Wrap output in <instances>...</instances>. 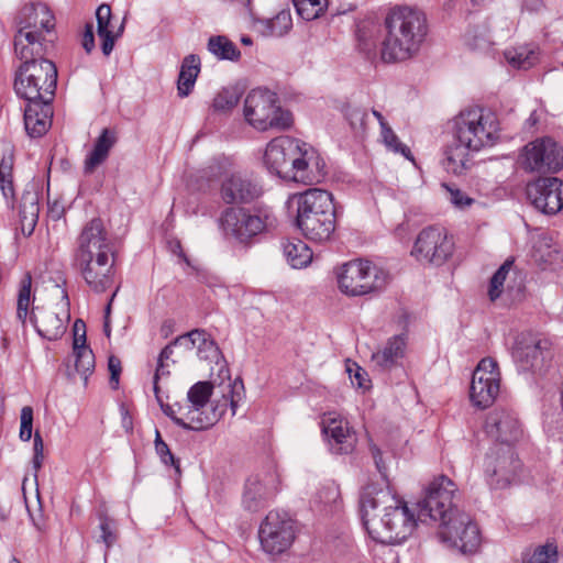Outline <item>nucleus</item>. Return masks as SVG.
<instances>
[{
	"label": "nucleus",
	"instance_id": "obj_10",
	"mask_svg": "<svg viewBox=\"0 0 563 563\" xmlns=\"http://www.w3.org/2000/svg\"><path fill=\"white\" fill-rule=\"evenodd\" d=\"M280 142L284 146L292 147L290 153L285 151V161L292 169L290 181L314 185L324 179L325 163L311 145L285 135L282 136Z\"/></svg>",
	"mask_w": 563,
	"mask_h": 563
},
{
	"label": "nucleus",
	"instance_id": "obj_61",
	"mask_svg": "<svg viewBox=\"0 0 563 563\" xmlns=\"http://www.w3.org/2000/svg\"><path fill=\"white\" fill-rule=\"evenodd\" d=\"M81 45L84 49L89 54L95 48V35L92 23H87L81 36Z\"/></svg>",
	"mask_w": 563,
	"mask_h": 563
},
{
	"label": "nucleus",
	"instance_id": "obj_63",
	"mask_svg": "<svg viewBox=\"0 0 563 563\" xmlns=\"http://www.w3.org/2000/svg\"><path fill=\"white\" fill-rule=\"evenodd\" d=\"M372 113L377 119V121L379 123V126H380V131H384L385 129L390 128L389 124L387 123V121L385 120V118L383 117V114L379 111L374 109L372 111Z\"/></svg>",
	"mask_w": 563,
	"mask_h": 563
},
{
	"label": "nucleus",
	"instance_id": "obj_42",
	"mask_svg": "<svg viewBox=\"0 0 563 563\" xmlns=\"http://www.w3.org/2000/svg\"><path fill=\"white\" fill-rule=\"evenodd\" d=\"M181 352L184 345L176 344V339L168 345H166L158 355L156 372L154 375V382L158 384V379L162 376L169 375L170 364H175L181 358Z\"/></svg>",
	"mask_w": 563,
	"mask_h": 563
},
{
	"label": "nucleus",
	"instance_id": "obj_2",
	"mask_svg": "<svg viewBox=\"0 0 563 563\" xmlns=\"http://www.w3.org/2000/svg\"><path fill=\"white\" fill-rule=\"evenodd\" d=\"M114 242L99 218L87 222L77 240L74 263L88 287L104 292L114 282Z\"/></svg>",
	"mask_w": 563,
	"mask_h": 563
},
{
	"label": "nucleus",
	"instance_id": "obj_23",
	"mask_svg": "<svg viewBox=\"0 0 563 563\" xmlns=\"http://www.w3.org/2000/svg\"><path fill=\"white\" fill-rule=\"evenodd\" d=\"M322 432L327 435L330 450L334 454H349L354 450L356 438L349 422L343 418L328 413L322 419Z\"/></svg>",
	"mask_w": 563,
	"mask_h": 563
},
{
	"label": "nucleus",
	"instance_id": "obj_43",
	"mask_svg": "<svg viewBox=\"0 0 563 563\" xmlns=\"http://www.w3.org/2000/svg\"><path fill=\"white\" fill-rule=\"evenodd\" d=\"M208 51L219 59L236 60L240 51L227 36H211L208 41Z\"/></svg>",
	"mask_w": 563,
	"mask_h": 563
},
{
	"label": "nucleus",
	"instance_id": "obj_7",
	"mask_svg": "<svg viewBox=\"0 0 563 563\" xmlns=\"http://www.w3.org/2000/svg\"><path fill=\"white\" fill-rule=\"evenodd\" d=\"M499 132L496 114L483 108L463 110L454 118V135L473 151L479 152L495 145Z\"/></svg>",
	"mask_w": 563,
	"mask_h": 563
},
{
	"label": "nucleus",
	"instance_id": "obj_22",
	"mask_svg": "<svg viewBox=\"0 0 563 563\" xmlns=\"http://www.w3.org/2000/svg\"><path fill=\"white\" fill-rule=\"evenodd\" d=\"M292 202L296 203V225L310 221L314 218H323L325 214L335 213L332 195L323 189L312 188L305 192L295 195Z\"/></svg>",
	"mask_w": 563,
	"mask_h": 563
},
{
	"label": "nucleus",
	"instance_id": "obj_8",
	"mask_svg": "<svg viewBox=\"0 0 563 563\" xmlns=\"http://www.w3.org/2000/svg\"><path fill=\"white\" fill-rule=\"evenodd\" d=\"M244 118L255 130L285 131L292 124L291 113L283 109L275 92L253 89L244 100Z\"/></svg>",
	"mask_w": 563,
	"mask_h": 563
},
{
	"label": "nucleus",
	"instance_id": "obj_28",
	"mask_svg": "<svg viewBox=\"0 0 563 563\" xmlns=\"http://www.w3.org/2000/svg\"><path fill=\"white\" fill-rule=\"evenodd\" d=\"M476 152L467 147L465 142H459L454 135L451 144L444 150L443 166L453 175H464L473 166L472 154Z\"/></svg>",
	"mask_w": 563,
	"mask_h": 563
},
{
	"label": "nucleus",
	"instance_id": "obj_18",
	"mask_svg": "<svg viewBox=\"0 0 563 563\" xmlns=\"http://www.w3.org/2000/svg\"><path fill=\"white\" fill-rule=\"evenodd\" d=\"M520 461L514 451V445L494 444L486 455L485 473L490 478L489 484L495 488L509 485L518 470Z\"/></svg>",
	"mask_w": 563,
	"mask_h": 563
},
{
	"label": "nucleus",
	"instance_id": "obj_20",
	"mask_svg": "<svg viewBox=\"0 0 563 563\" xmlns=\"http://www.w3.org/2000/svg\"><path fill=\"white\" fill-rule=\"evenodd\" d=\"M62 301L55 309L36 307L32 312V322L37 333L49 341L59 339L69 321V299L67 291L60 289Z\"/></svg>",
	"mask_w": 563,
	"mask_h": 563
},
{
	"label": "nucleus",
	"instance_id": "obj_48",
	"mask_svg": "<svg viewBox=\"0 0 563 563\" xmlns=\"http://www.w3.org/2000/svg\"><path fill=\"white\" fill-rule=\"evenodd\" d=\"M76 371L87 379L95 368V356L91 349H82L74 352Z\"/></svg>",
	"mask_w": 563,
	"mask_h": 563
},
{
	"label": "nucleus",
	"instance_id": "obj_31",
	"mask_svg": "<svg viewBox=\"0 0 563 563\" xmlns=\"http://www.w3.org/2000/svg\"><path fill=\"white\" fill-rule=\"evenodd\" d=\"M111 18L110 5L103 3L97 8V33L101 41V51L106 56L111 54L115 40L121 36L124 30V21H122L117 32H114L111 25Z\"/></svg>",
	"mask_w": 563,
	"mask_h": 563
},
{
	"label": "nucleus",
	"instance_id": "obj_64",
	"mask_svg": "<svg viewBox=\"0 0 563 563\" xmlns=\"http://www.w3.org/2000/svg\"><path fill=\"white\" fill-rule=\"evenodd\" d=\"M63 208H60L57 203H54L49 207V214L53 219H59L63 214Z\"/></svg>",
	"mask_w": 563,
	"mask_h": 563
},
{
	"label": "nucleus",
	"instance_id": "obj_38",
	"mask_svg": "<svg viewBox=\"0 0 563 563\" xmlns=\"http://www.w3.org/2000/svg\"><path fill=\"white\" fill-rule=\"evenodd\" d=\"M507 63L517 69H528L539 59L538 48L534 45H519L504 52Z\"/></svg>",
	"mask_w": 563,
	"mask_h": 563
},
{
	"label": "nucleus",
	"instance_id": "obj_27",
	"mask_svg": "<svg viewBox=\"0 0 563 563\" xmlns=\"http://www.w3.org/2000/svg\"><path fill=\"white\" fill-rule=\"evenodd\" d=\"M176 344L184 345V351L196 350V355L202 361L217 362L220 356L218 345L205 330L196 329L179 335Z\"/></svg>",
	"mask_w": 563,
	"mask_h": 563
},
{
	"label": "nucleus",
	"instance_id": "obj_5",
	"mask_svg": "<svg viewBox=\"0 0 563 563\" xmlns=\"http://www.w3.org/2000/svg\"><path fill=\"white\" fill-rule=\"evenodd\" d=\"M54 25V16L46 4H25L16 16L15 55L19 58L44 56L48 46L46 34Z\"/></svg>",
	"mask_w": 563,
	"mask_h": 563
},
{
	"label": "nucleus",
	"instance_id": "obj_13",
	"mask_svg": "<svg viewBox=\"0 0 563 563\" xmlns=\"http://www.w3.org/2000/svg\"><path fill=\"white\" fill-rule=\"evenodd\" d=\"M221 228L228 236L247 242L253 236L276 224L275 217L267 210L251 213L245 209L228 208L221 219Z\"/></svg>",
	"mask_w": 563,
	"mask_h": 563
},
{
	"label": "nucleus",
	"instance_id": "obj_56",
	"mask_svg": "<svg viewBox=\"0 0 563 563\" xmlns=\"http://www.w3.org/2000/svg\"><path fill=\"white\" fill-rule=\"evenodd\" d=\"M33 453L34 455L32 460V465L35 473H37L41 470L44 461V442L42 435L38 432H35L34 434Z\"/></svg>",
	"mask_w": 563,
	"mask_h": 563
},
{
	"label": "nucleus",
	"instance_id": "obj_26",
	"mask_svg": "<svg viewBox=\"0 0 563 563\" xmlns=\"http://www.w3.org/2000/svg\"><path fill=\"white\" fill-rule=\"evenodd\" d=\"M26 101L27 104L24 109L25 130L32 137L42 136L52 124L51 100L41 101V99H35Z\"/></svg>",
	"mask_w": 563,
	"mask_h": 563
},
{
	"label": "nucleus",
	"instance_id": "obj_53",
	"mask_svg": "<svg viewBox=\"0 0 563 563\" xmlns=\"http://www.w3.org/2000/svg\"><path fill=\"white\" fill-rule=\"evenodd\" d=\"M33 428V409L30 406H24L20 415V432L19 438L23 442L30 441L32 438Z\"/></svg>",
	"mask_w": 563,
	"mask_h": 563
},
{
	"label": "nucleus",
	"instance_id": "obj_39",
	"mask_svg": "<svg viewBox=\"0 0 563 563\" xmlns=\"http://www.w3.org/2000/svg\"><path fill=\"white\" fill-rule=\"evenodd\" d=\"M0 190L8 208L14 210L16 198L13 181V156L11 154L3 156L0 162Z\"/></svg>",
	"mask_w": 563,
	"mask_h": 563
},
{
	"label": "nucleus",
	"instance_id": "obj_6",
	"mask_svg": "<svg viewBox=\"0 0 563 563\" xmlns=\"http://www.w3.org/2000/svg\"><path fill=\"white\" fill-rule=\"evenodd\" d=\"M19 59L23 64L20 66L14 81L16 95L25 100H52L57 84L55 64L44 56Z\"/></svg>",
	"mask_w": 563,
	"mask_h": 563
},
{
	"label": "nucleus",
	"instance_id": "obj_25",
	"mask_svg": "<svg viewBox=\"0 0 563 563\" xmlns=\"http://www.w3.org/2000/svg\"><path fill=\"white\" fill-rule=\"evenodd\" d=\"M261 194V187L241 174L228 176L221 186V198L228 205L249 203Z\"/></svg>",
	"mask_w": 563,
	"mask_h": 563
},
{
	"label": "nucleus",
	"instance_id": "obj_54",
	"mask_svg": "<svg viewBox=\"0 0 563 563\" xmlns=\"http://www.w3.org/2000/svg\"><path fill=\"white\" fill-rule=\"evenodd\" d=\"M443 187L446 190L448 199L455 208L465 209L474 202V199L468 197L465 192L461 191L459 188L451 187L449 185H443Z\"/></svg>",
	"mask_w": 563,
	"mask_h": 563
},
{
	"label": "nucleus",
	"instance_id": "obj_60",
	"mask_svg": "<svg viewBox=\"0 0 563 563\" xmlns=\"http://www.w3.org/2000/svg\"><path fill=\"white\" fill-rule=\"evenodd\" d=\"M355 368L353 369L352 367H347V372L350 374V378H351V382L353 385H356L357 387L360 388H367V379H366V372L361 368L360 366H357L356 364H354Z\"/></svg>",
	"mask_w": 563,
	"mask_h": 563
},
{
	"label": "nucleus",
	"instance_id": "obj_34",
	"mask_svg": "<svg viewBox=\"0 0 563 563\" xmlns=\"http://www.w3.org/2000/svg\"><path fill=\"white\" fill-rule=\"evenodd\" d=\"M200 73V58L188 55L183 59L177 80V92L180 98L189 96Z\"/></svg>",
	"mask_w": 563,
	"mask_h": 563
},
{
	"label": "nucleus",
	"instance_id": "obj_3",
	"mask_svg": "<svg viewBox=\"0 0 563 563\" xmlns=\"http://www.w3.org/2000/svg\"><path fill=\"white\" fill-rule=\"evenodd\" d=\"M222 398L210 402L213 385L210 382L194 384L185 404L178 405L179 427L185 430L201 431L214 426L227 411L228 406L235 415L242 399L244 385L241 379L229 380L221 386Z\"/></svg>",
	"mask_w": 563,
	"mask_h": 563
},
{
	"label": "nucleus",
	"instance_id": "obj_32",
	"mask_svg": "<svg viewBox=\"0 0 563 563\" xmlns=\"http://www.w3.org/2000/svg\"><path fill=\"white\" fill-rule=\"evenodd\" d=\"M297 228L308 241L312 243L324 244L331 241L335 232V213L325 214L323 218L319 217L310 221H305V223L297 225Z\"/></svg>",
	"mask_w": 563,
	"mask_h": 563
},
{
	"label": "nucleus",
	"instance_id": "obj_57",
	"mask_svg": "<svg viewBox=\"0 0 563 563\" xmlns=\"http://www.w3.org/2000/svg\"><path fill=\"white\" fill-rule=\"evenodd\" d=\"M153 389L155 393V398H156L157 402L159 404V407L163 410V412L167 417H169L177 426H179V421L177 420V419H179V413H178V405L179 404H176V405L164 404L162 400V397L159 395V386L156 382H153Z\"/></svg>",
	"mask_w": 563,
	"mask_h": 563
},
{
	"label": "nucleus",
	"instance_id": "obj_21",
	"mask_svg": "<svg viewBox=\"0 0 563 563\" xmlns=\"http://www.w3.org/2000/svg\"><path fill=\"white\" fill-rule=\"evenodd\" d=\"M527 196L536 209L555 214L563 208V181L559 178H541L529 184Z\"/></svg>",
	"mask_w": 563,
	"mask_h": 563
},
{
	"label": "nucleus",
	"instance_id": "obj_11",
	"mask_svg": "<svg viewBox=\"0 0 563 563\" xmlns=\"http://www.w3.org/2000/svg\"><path fill=\"white\" fill-rule=\"evenodd\" d=\"M298 531L296 520L288 512L272 510L260 526L258 538L266 553L279 555L290 549Z\"/></svg>",
	"mask_w": 563,
	"mask_h": 563
},
{
	"label": "nucleus",
	"instance_id": "obj_30",
	"mask_svg": "<svg viewBox=\"0 0 563 563\" xmlns=\"http://www.w3.org/2000/svg\"><path fill=\"white\" fill-rule=\"evenodd\" d=\"M406 345L404 334L391 336L382 349L372 354L373 365L379 371L391 368L405 356Z\"/></svg>",
	"mask_w": 563,
	"mask_h": 563
},
{
	"label": "nucleus",
	"instance_id": "obj_36",
	"mask_svg": "<svg viewBox=\"0 0 563 563\" xmlns=\"http://www.w3.org/2000/svg\"><path fill=\"white\" fill-rule=\"evenodd\" d=\"M271 495V492L258 476H251L247 478L242 504L245 509L250 511H257L265 504V500Z\"/></svg>",
	"mask_w": 563,
	"mask_h": 563
},
{
	"label": "nucleus",
	"instance_id": "obj_44",
	"mask_svg": "<svg viewBox=\"0 0 563 563\" xmlns=\"http://www.w3.org/2000/svg\"><path fill=\"white\" fill-rule=\"evenodd\" d=\"M299 16L306 21L320 18L329 7V0H292Z\"/></svg>",
	"mask_w": 563,
	"mask_h": 563
},
{
	"label": "nucleus",
	"instance_id": "obj_45",
	"mask_svg": "<svg viewBox=\"0 0 563 563\" xmlns=\"http://www.w3.org/2000/svg\"><path fill=\"white\" fill-rule=\"evenodd\" d=\"M31 287L32 276L30 273H26L20 282L16 305V316L18 319L22 322H25L27 317V311L31 303Z\"/></svg>",
	"mask_w": 563,
	"mask_h": 563
},
{
	"label": "nucleus",
	"instance_id": "obj_19",
	"mask_svg": "<svg viewBox=\"0 0 563 563\" xmlns=\"http://www.w3.org/2000/svg\"><path fill=\"white\" fill-rule=\"evenodd\" d=\"M486 433L495 444L515 445L525 438L522 423L516 412L505 408L490 411L485 421Z\"/></svg>",
	"mask_w": 563,
	"mask_h": 563
},
{
	"label": "nucleus",
	"instance_id": "obj_47",
	"mask_svg": "<svg viewBox=\"0 0 563 563\" xmlns=\"http://www.w3.org/2000/svg\"><path fill=\"white\" fill-rule=\"evenodd\" d=\"M240 97L241 92L238 88H224L214 97L212 107L216 111L225 112L239 103Z\"/></svg>",
	"mask_w": 563,
	"mask_h": 563
},
{
	"label": "nucleus",
	"instance_id": "obj_14",
	"mask_svg": "<svg viewBox=\"0 0 563 563\" xmlns=\"http://www.w3.org/2000/svg\"><path fill=\"white\" fill-rule=\"evenodd\" d=\"M454 242L444 228L429 225L422 229L415 241L411 255L422 264L440 266L453 254Z\"/></svg>",
	"mask_w": 563,
	"mask_h": 563
},
{
	"label": "nucleus",
	"instance_id": "obj_50",
	"mask_svg": "<svg viewBox=\"0 0 563 563\" xmlns=\"http://www.w3.org/2000/svg\"><path fill=\"white\" fill-rule=\"evenodd\" d=\"M380 136L384 144L393 152L404 155L406 158L411 159V152L407 145L401 143L391 128L380 131Z\"/></svg>",
	"mask_w": 563,
	"mask_h": 563
},
{
	"label": "nucleus",
	"instance_id": "obj_15",
	"mask_svg": "<svg viewBox=\"0 0 563 563\" xmlns=\"http://www.w3.org/2000/svg\"><path fill=\"white\" fill-rule=\"evenodd\" d=\"M521 165L526 170L556 173L563 166V152L551 137H541L528 143L521 153Z\"/></svg>",
	"mask_w": 563,
	"mask_h": 563
},
{
	"label": "nucleus",
	"instance_id": "obj_46",
	"mask_svg": "<svg viewBox=\"0 0 563 563\" xmlns=\"http://www.w3.org/2000/svg\"><path fill=\"white\" fill-rule=\"evenodd\" d=\"M512 261L507 260L493 275L489 283L488 296L490 301H496L500 298L504 291V284L512 266Z\"/></svg>",
	"mask_w": 563,
	"mask_h": 563
},
{
	"label": "nucleus",
	"instance_id": "obj_4",
	"mask_svg": "<svg viewBox=\"0 0 563 563\" xmlns=\"http://www.w3.org/2000/svg\"><path fill=\"white\" fill-rule=\"evenodd\" d=\"M386 35L382 42L380 57L385 63L405 62L420 51L427 34L426 14L412 7L396 5L385 16Z\"/></svg>",
	"mask_w": 563,
	"mask_h": 563
},
{
	"label": "nucleus",
	"instance_id": "obj_59",
	"mask_svg": "<svg viewBox=\"0 0 563 563\" xmlns=\"http://www.w3.org/2000/svg\"><path fill=\"white\" fill-rule=\"evenodd\" d=\"M108 369L110 372V385L113 389H117L119 386L120 374L122 371L120 358L114 355H111L108 358Z\"/></svg>",
	"mask_w": 563,
	"mask_h": 563
},
{
	"label": "nucleus",
	"instance_id": "obj_58",
	"mask_svg": "<svg viewBox=\"0 0 563 563\" xmlns=\"http://www.w3.org/2000/svg\"><path fill=\"white\" fill-rule=\"evenodd\" d=\"M82 349H90L86 345V324L82 320H76L74 323L73 350L76 352Z\"/></svg>",
	"mask_w": 563,
	"mask_h": 563
},
{
	"label": "nucleus",
	"instance_id": "obj_37",
	"mask_svg": "<svg viewBox=\"0 0 563 563\" xmlns=\"http://www.w3.org/2000/svg\"><path fill=\"white\" fill-rule=\"evenodd\" d=\"M258 30L264 36H284L292 27V18L288 8L279 10L271 19H260L256 21Z\"/></svg>",
	"mask_w": 563,
	"mask_h": 563
},
{
	"label": "nucleus",
	"instance_id": "obj_12",
	"mask_svg": "<svg viewBox=\"0 0 563 563\" xmlns=\"http://www.w3.org/2000/svg\"><path fill=\"white\" fill-rule=\"evenodd\" d=\"M455 484L446 476L435 477L426 489L424 498L418 503V519L445 522L457 510L453 508Z\"/></svg>",
	"mask_w": 563,
	"mask_h": 563
},
{
	"label": "nucleus",
	"instance_id": "obj_9",
	"mask_svg": "<svg viewBox=\"0 0 563 563\" xmlns=\"http://www.w3.org/2000/svg\"><path fill=\"white\" fill-rule=\"evenodd\" d=\"M338 287L346 296L357 297L383 290L389 275L369 261L354 260L336 268Z\"/></svg>",
	"mask_w": 563,
	"mask_h": 563
},
{
	"label": "nucleus",
	"instance_id": "obj_35",
	"mask_svg": "<svg viewBox=\"0 0 563 563\" xmlns=\"http://www.w3.org/2000/svg\"><path fill=\"white\" fill-rule=\"evenodd\" d=\"M550 241L547 236H541L533 245L532 258L542 269H554L563 261L561 252Z\"/></svg>",
	"mask_w": 563,
	"mask_h": 563
},
{
	"label": "nucleus",
	"instance_id": "obj_52",
	"mask_svg": "<svg viewBox=\"0 0 563 563\" xmlns=\"http://www.w3.org/2000/svg\"><path fill=\"white\" fill-rule=\"evenodd\" d=\"M528 563H558V550L553 544L536 549Z\"/></svg>",
	"mask_w": 563,
	"mask_h": 563
},
{
	"label": "nucleus",
	"instance_id": "obj_55",
	"mask_svg": "<svg viewBox=\"0 0 563 563\" xmlns=\"http://www.w3.org/2000/svg\"><path fill=\"white\" fill-rule=\"evenodd\" d=\"M155 451L164 464L172 465L179 472V461L175 459L164 441H155Z\"/></svg>",
	"mask_w": 563,
	"mask_h": 563
},
{
	"label": "nucleus",
	"instance_id": "obj_16",
	"mask_svg": "<svg viewBox=\"0 0 563 563\" xmlns=\"http://www.w3.org/2000/svg\"><path fill=\"white\" fill-rule=\"evenodd\" d=\"M500 373L495 360L483 358L473 372L470 399L477 408H487L499 393Z\"/></svg>",
	"mask_w": 563,
	"mask_h": 563
},
{
	"label": "nucleus",
	"instance_id": "obj_24",
	"mask_svg": "<svg viewBox=\"0 0 563 563\" xmlns=\"http://www.w3.org/2000/svg\"><path fill=\"white\" fill-rule=\"evenodd\" d=\"M547 345L543 340L530 334H520L512 347V357L523 369L538 368L545 358Z\"/></svg>",
	"mask_w": 563,
	"mask_h": 563
},
{
	"label": "nucleus",
	"instance_id": "obj_62",
	"mask_svg": "<svg viewBox=\"0 0 563 563\" xmlns=\"http://www.w3.org/2000/svg\"><path fill=\"white\" fill-rule=\"evenodd\" d=\"M100 530L102 541L107 544V547L112 545L117 537L113 533L110 522L107 518L101 519Z\"/></svg>",
	"mask_w": 563,
	"mask_h": 563
},
{
	"label": "nucleus",
	"instance_id": "obj_40",
	"mask_svg": "<svg viewBox=\"0 0 563 563\" xmlns=\"http://www.w3.org/2000/svg\"><path fill=\"white\" fill-rule=\"evenodd\" d=\"M283 252L292 268H303L312 261V251L301 240L284 243Z\"/></svg>",
	"mask_w": 563,
	"mask_h": 563
},
{
	"label": "nucleus",
	"instance_id": "obj_41",
	"mask_svg": "<svg viewBox=\"0 0 563 563\" xmlns=\"http://www.w3.org/2000/svg\"><path fill=\"white\" fill-rule=\"evenodd\" d=\"M114 144V136L104 129L98 137L93 150L85 162V168L87 172H92L98 165H100L108 156L110 148Z\"/></svg>",
	"mask_w": 563,
	"mask_h": 563
},
{
	"label": "nucleus",
	"instance_id": "obj_1",
	"mask_svg": "<svg viewBox=\"0 0 563 563\" xmlns=\"http://www.w3.org/2000/svg\"><path fill=\"white\" fill-rule=\"evenodd\" d=\"M375 465L382 475L379 483H368L360 495V510L363 525L377 542L386 544L400 543L413 531L417 519L388 487L380 450L371 445Z\"/></svg>",
	"mask_w": 563,
	"mask_h": 563
},
{
	"label": "nucleus",
	"instance_id": "obj_33",
	"mask_svg": "<svg viewBox=\"0 0 563 563\" xmlns=\"http://www.w3.org/2000/svg\"><path fill=\"white\" fill-rule=\"evenodd\" d=\"M19 219L23 234L30 235L37 223L40 206L35 191L24 190L18 205Z\"/></svg>",
	"mask_w": 563,
	"mask_h": 563
},
{
	"label": "nucleus",
	"instance_id": "obj_29",
	"mask_svg": "<svg viewBox=\"0 0 563 563\" xmlns=\"http://www.w3.org/2000/svg\"><path fill=\"white\" fill-rule=\"evenodd\" d=\"M282 136L273 139L266 146L264 153V164L268 172L273 175L278 176L284 180L290 181V175L292 169L289 168L287 162L285 161V151L290 153V146H284V143L280 142Z\"/></svg>",
	"mask_w": 563,
	"mask_h": 563
},
{
	"label": "nucleus",
	"instance_id": "obj_17",
	"mask_svg": "<svg viewBox=\"0 0 563 563\" xmlns=\"http://www.w3.org/2000/svg\"><path fill=\"white\" fill-rule=\"evenodd\" d=\"M439 534L443 541L450 542L463 553H473L481 544V533L477 525L472 521L467 514L461 511H456L445 522H441Z\"/></svg>",
	"mask_w": 563,
	"mask_h": 563
},
{
	"label": "nucleus",
	"instance_id": "obj_51",
	"mask_svg": "<svg viewBox=\"0 0 563 563\" xmlns=\"http://www.w3.org/2000/svg\"><path fill=\"white\" fill-rule=\"evenodd\" d=\"M317 497L325 507H335L341 499L340 488L336 484L329 483L319 490Z\"/></svg>",
	"mask_w": 563,
	"mask_h": 563
},
{
	"label": "nucleus",
	"instance_id": "obj_49",
	"mask_svg": "<svg viewBox=\"0 0 563 563\" xmlns=\"http://www.w3.org/2000/svg\"><path fill=\"white\" fill-rule=\"evenodd\" d=\"M345 117L355 133H365L367 113L364 109L357 107H347L345 109Z\"/></svg>",
	"mask_w": 563,
	"mask_h": 563
}]
</instances>
